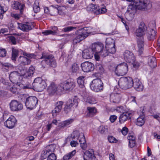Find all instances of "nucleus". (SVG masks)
Masks as SVG:
<instances>
[{
    "label": "nucleus",
    "instance_id": "obj_37",
    "mask_svg": "<svg viewBox=\"0 0 160 160\" xmlns=\"http://www.w3.org/2000/svg\"><path fill=\"white\" fill-rule=\"evenodd\" d=\"M84 99L85 102L90 104H94L97 103L94 97L91 96L85 97Z\"/></svg>",
    "mask_w": 160,
    "mask_h": 160
},
{
    "label": "nucleus",
    "instance_id": "obj_26",
    "mask_svg": "<svg viewBox=\"0 0 160 160\" xmlns=\"http://www.w3.org/2000/svg\"><path fill=\"white\" fill-rule=\"evenodd\" d=\"M121 99V95L118 93H112L110 95V100L111 102L118 103Z\"/></svg>",
    "mask_w": 160,
    "mask_h": 160
},
{
    "label": "nucleus",
    "instance_id": "obj_16",
    "mask_svg": "<svg viewBox=\"0 0 160 160\" xmlns=\"http://www.w3.org/2000/svg\"><path fill=\"white\" fill-rule=\"evenodd\" d=\"M82 70L85 72H89L93 71L94 69L93 64L89 62H85L81 64Z\"/></svg>",
    "mask_w": 160,
    "mask_h": 160
},
{
    "label": "nucleus",
    "instance_id": "obj_36",
    "mask_svg": "<svg viewBox=\"0 0 160 160\" xmlns=\"http://www.w3.org/2000/svg\"><path fill=\"white\" fill-rule=\"evenodd\" d=\"M84 77L81 76L78 77L77 79V82L80 88H82L83 90L85 89L84 84Z\"/></svg>",
    "mask_w": 160,
    "mask_h": 160
},
{
    "label": "nucleus",
    "instance_id": "obj_5",
    "mask_svg": "<svg viewBox=\"0 0 160 160\" xmlns=\"http://www.w3.org/2000/svg\"><path fill=\"white\" fill-rule=\"evenodd\" d=\"M75 86V82L72 79L62 81L58 85V89L61 92L64 90L71 91L74 88Z\"/></svg>",
    "mask_w": 160,
    "mask_h": 160
},
{
    "label": "nucleus",
    "instance_id": "obj_43",
    "mask_svg": "<svg viewBox=\"0 0 160 160\" xmlns=\"http://www.w3.org/2000/svg\"><path fill=\"white\" fill-rule=\"evenodd\" d=\"M98 131L101 134H103L108 131V126H101L98 128Z\"/></svg>",
    "mask_w": 160,
    "mask_h": 160
},
{
    "label": "nucleus",
    "instance_id": "obj_20",
    "mask_svg": "<svg viewBox=\"0 0 160 160\" xmlns=\"http://www.w3.org/2000/svg\"><path fill=\"white\" fill-rule=\"evenodd\" d=\"M123 55L124 60L128 63H130L133 62L135 61V58L134 54L129 51H126Z\"/></svg>",
    "mask_w": 160,
    "mask_h": 160
},
{
    "label": "nucleus",
    "instance_id": "obj_30",
    "mask_svg": "<svg viewBox=\"0 0 160 160\" xmlns=\"http://www.w3.org/2000/svg\"><path fill=\"white\" fill-rule=\"evenodd\" d=\"M156 32L154 28H150V30L147 34L148 39L149 40H153L156 38Z\"/></svg>",
    "mask_w": 160,
    "mask_h": 160
},
{
    "label": "nucleus",
    "instance_id": "obj_39",
    "mask_svg": "<svg viewBox=\"0 0 160 160\" xmlns=\"http://www.w3.org/2000/svg\"><path fill=\"white\" fill-rule=\"evenodd\" d=\"M18 55V51L17 49L12 48V59L13 61H15L16 58Z\"/></svg>",
    "mask_w": 160,
    "mask_h": 160
},
{
    "label": "nucleus",
    "instance_id": "obj_21",
    "mask_svg": "<svg viewBox=\"0 0 160 160\" xmlns=\"http://www.w3.org/2000/svg\"><path fill=\"white\" fill-rule=\"evenodd\" d=\"M47 91L48 94L50 95H52L55 94L57 91L60 92L58 89V87L57 85L54 82H52L50 84L47 88Z\"/></svg>",
    "mask_w": 160,
    "mask_h": 160
},
{
    "label": "nucleus",
    "instance_id": "obj_42",
    "mask_svg": "<svg viewBox=\"0 0 160 160\" xmlns=\"http://www.w3.org/2000/svg\"><path fill=\"white\" fill-rule=\"evenodd\" d=\"M14 68V67L9 63H5L2 64V68L7 71L9 69H12Z\"/></svg>",
    "mask_w": 160,
    "mask_h": 160
},
{
    "label": "nucleus",
    "instance_id": "obj_23",
    "mask_svg": "<svg viewBox=\"0 0 160 160\" xmlns=\"http://www.w3.org/2000/svg\"><path fill=\"white\" fill-rule=\"evenodd\" d=\"M83 158L84 160H95L96 157L93 150L89 149L85 152Z\"/></svg>",
    "mask_w": 160,
    "mask_h": 160
},
{
    "label": "nucleus",
    "instance_id": "obj_12",
    "mask_svg": "<svg viewBox=\"0 0 160 160\" xmlns=\"http://www.w3.org/2000/svg\"><path fill=\"white\" fill-rule=\"evenodd\" d=\"M87 10L90 12H93L98 14L104 13L107 11V9L104 8H101L96 5L92 4H89L87 7Z\"/></svg>",
    "mask_w": 160,
    "mask_h": 160
},
{
    "label": "nucleus",
    "instance_id": "obj_40",
    "mask_svg": "<svg viewBox=\"0 0 160 160\" xmlns=\"http://www.w3.org/2000/svg\"><path fill=\"white\" fill-rule=\"evenodd\" d=\"M85 116L86 117H92L97 113V111H85Z\"/></svg>",
    "mask_w": 160,
    "mask_h": 160
},
{
    "label": "nucleus",
    "instance_id": "obj_63",
    "mask_svg": "<svg viewBox=\"0 0 160 160\" xmlns=\"http://www.w3.org/2000/svg\"><path fill=\"white\" fill-rule=\"evenodd\" d=\"M117 118V117L115 115L111 116L110 117V120L112 122H114Z\"/></svg>",
    "mask_w": 160,
    "mask_h": 160
},
{
    "label": "nucleus",
    "instance_id": "obj_52",
    "mask_svg": "<svg viewBox=\"0 0 160 160\" xmlns=\"http://www.w3.org/2000/svg\"><path fill=\"white\" fill-rule=\"evenodd\" d=\"M109 68L110 71L114 72L116 74V71L117 70V66L112 64L109 66Z\"/></svg>",
    "mask_w": 160,
    "mask_h": 160
},
{
    "label": "nucleus",
    "instance_id": "obj_29",
    "mask_svg": "<svg viewBox=\"0 0 160 160\" xmlns=\"http://www.w3.org/2000/svg\"><path fill=\"white\" fill-rule=\"evenodd\" d=\"M12 7L15 9H19L20 13L22 14L25 5L24 4H21L18 2H14V3L12 5Z\"/></svg>",
    "mask_w": 160,
    "mask_h": 160
},
{
    "label": "nucleus",
    "instance_id": "obj_55",
    "mask_svg": "<svg viewBox=\"0 0 160 160\" xmlns=\"http://www.w3.org/2000/svg\"><path fill=\"white\" fill-rule=\"evenodd\" d=\"M42 112L40 111H38L37 113L35 118L36 119H40L43 116Z\"/></svg>",
    "mask_w": 160,
    "mask_h": 160
},
{
    "label": "nucleus",
    "instance_id": "obj_56",
    "mask_svg": "<svg viewBox=\"0 0 160 160\" xmlns=\"http://www.w3.org/2000/svg\"><path fill=\"white\" fill-rule=\"evenodd\" d=\"M96 69L98 70H99L101 72L103 71V68L102 65L101 64H97L96 66Z\"/></svg>",
    "mask_w": 160,
    "mask_h": 160
},
{
    "label": "nucleus",
    "instance_id": "obj_9",
    "mask_svg": "<svg viewBox=\"0 0 160 160\" xmlns=\"http://www.w3.org/2000/svg\"><path fill=\"white\" fill-rule=\"evenodd\" d=\"M128 71L127 64L125 62H123L117 65L116 74L118 76L124 75L127 73Z\"/></svg>",
    "mask_w": 160,
    "mask_h": 160
},
{
    "label": "nucleus",
    "instance_id": "obj_24",
    "mask_svg": "<svg viewBox=\"0 0 160 160\" xmlns=\"http://www.w3.org/2000/svg\"><path fill=\"white\" fill-rule=\"evenodd\" d=\"M92 49V46L91 48L89 49L84 50L82 54L83 58L85 59H88L92 58L93 57V54H94L95 53V52L93 51Z\"/></svg>",
    "mask_w": 160,
    "mask_h": 160
},
{
    "label": "nucleus",
    "instance_id": "obj_17",
    "mask_svg": "<svg viewBox=\"0 0 160 160\" xmlns=\"http://www.w3.org/2000/svg\"><path fill=\"white\" fill-rule=\"evenodd\" d=\"M79 100L76 98H74L73 100L69 99L66 102V105H65L64 110L66 109H69L72 107H76L78 104V102Z\"/></svg>",
    "mask_w": 160,
    "mask_h": 160
},
{
    "label": "nucleus",
    "instance_id": "obj_48",
    "mask_svg": "<svg viewBox=\"0 0 160 160\" xmlns=\"http://www.w3.org/2000/svg\"><path fill=\"white\" fill-rule=\"evenodd\" d=\"M75 27H73L72 26H68L67 27L62 29V31L65 32H68L69 31H71L73 30L74 29H76Z\"/></svg>",
    "mask_w": 160,
    "mask_h": 160
},
{
    "label": "nucleus",
    "instance_id": "obj_57",
    "mask_svg": "<svg viewBox=\"0 0 160 160\" xmlns=\"http://www.w3.org/2000/svg\"><path fill=\"white\" fill-rule=\"evenodd\" d=\"M49 149H48V151L46 150V151H45L43 154L44 153L45 154H47L48 152H52L54 151V149L52 145H50L49 146Z\"/></svg>",
    "mask_w": 160,
    "mask_h": 160
},
{
    "label": "nucleus",
    "instance_id": "obj_18",
    "mask_svg": "<svg viewBox=\"0 0 160 160\" xmlns=\"http://www.w3.org/2000/svg\"><path fill=\"white\" fill-rule=\"evenodd\" d=\"M17 120L13 116H11L4 123L5 126L9 128H13L17 124Z\"/></svg>",
    "mask_w": 160,
    "mask_h": 160
},
{
    "label": "nucleus",
    "instance_id": "obj_11",
    "mask_svg": "<svg viewBox=\"0 0 160 160\" xmlns=\"http://www.w3.org/2000/svg\"><path fill=\"white\" fill-rule=\"evenodd\" d=\"M38 100L35 97H29L26 101L25 105L28 109H32L38 104Z\"/></svg>",
    "mask_w": 160,
    "mask_h": 160
},
{
    "label": "nucleus",
    "instance_id": "obj_6",
    "mask_svg": "<svg viewBox=\"0 0 160 160\" xmlns=\"http://www.w3.org/2000/svg\"><path fill=\"white\" fill-rule=\"evenodd\" d=\"M34 89L37 92H42L46 88L47 85L45 81L40 78H38L34 79L32 84Z\"/></svg>",
    "mask_w": 160,
    "mask_h": 160
},
{
    "label": "nucleus",
    "instance_id": "obj_60",
    "mask_svg": "<svg viewBox=\"0 0 160 160\" xmlns=\"http://www.w3.org/2000/svg\"><path fill=\"white\" fill-rule=\"evenodd\" d=\"M57 27L56 26H53L51 28V30H50L52 32V35H54L57 33Z\"/></svg>",
    "mask_w": 160,
    "mask_h": 160
},
{
    "label": "nucleus",
    "instance_id": "obj_44",
    "mask_svg": "<svg viewBox=\"0 0 160 160\" xmlns=\"http://www.w3.org/2000/svg\"><path fill=\"white\" fill-rule=\"evenodd\" d=\"M79 68L78 64L76 63H73L71 68L72 72L73 73H76L79 70Z\"/></svg>",
    "mask_w": 160,
    "mask_h": 160
},
{
    "label": "nucleus",
    "instance_id": "obj_47",
    "mask_svg": "<svg viewBox=\"0 0 160 160\" xmlns=\"http://www.w3.org/2000/svg\"><path fill=\"white\" fill-rule=\"evenodd\" d=\"M73 120L72 119H70L63 121L62 123V127L67 126L72 122Z\"/></svg>",
    "mask_w": 160,
    "mask_h": 160
},
{
    "label": "nucleus",
    "instance_id": "obj_27",
    "mask_svg": "<svg viewBox=\"0 0 160 160\" xmlns=\"http://www.w3.org/2000/svg\"><path fill=\"white\" fill-rule=\"evenodd\" d=\"M137 41L138 50L140 54H141L144 50V41L143 38H138Z\"/></svg>",
    "mask_w": 160,
    "mask_h": 160
},
{
    "label": "nucleus",
    "instance_id": "obj_32",
    "mask_svg": "<svg viewBox=\"0 0 160 160\" xmlns=\"http://www.w3.org/2000/svg\"><path fill=\"white\" fill-rule=\"evenodd\" d=\"M34 70V67L32 66H31L28 70V71L22 75V76L23 77L25 78H28L31 77L33 74Z\"/></svg>",
    "mask_w": 160,
    "mask_h": 160
},
{
    "label": "nucleus",
    "instance_id": "obj_7",
    "mask_svg": "<svg viewBox=\"0 0 160 160\" xmlns=\"http://www.w3.org/2000/svg\"><path fill=\"white\" fill-rule=\"evenodd\" d=\"M23 54L24 56H20L18 61L20 64L24 66L30 64L31 62L30 59L35 58V56L33 53L23 52Z\"/></svg>",
    "mask_w": 160,
    "mask_h": 160
},
{
    "label": "nucleus",
    "instance_id": "obj_35",
    "mask_svg": "<svg viewBox=\"0 0 160 160\" xmlns=\"http://www.w3.org/2000/svg\"><path fill=\"white\" fill-rule=\"evenodd\" d=\"M54 109L56 110H61L64 109L65 105H63V102L62 101H58L55 103L54 105Z\"/></svg>",
    "mask_w": 160,
    "mask_h": 160
},
{
    "label": "nucleus",
    "instance_id": "obj_34",
    "mask_svg": "<svg viewBox=\"0 0 160 160\" xmlns=\"http://www.w3.org/2000/svg\"><path fill=\"white\" fill-rule=\"evenodd\" d=\"M148 64L151 68H155L157 66L156 58L153 57H151L149 58Z\"/></svg>",
    "mask_w": 160,
    "mask_h": 160
},
{
    "label": "nucleus",
    "instance_id": "obj_2",
    "mask_svg": "<svg viewBox=\"0 0 160 160\" xmlns=\"http://www.w3.org/2000/svg\"><path fill=\"white\" fill-rule=\"evenodd\" d=\"M92 50L94 52H95L94 54L95 59L98 61L100 58V56L105 57L108 56L109 53L107 50V49L102 48L101 46L96 44L92 45Z\"/></svg>",
    "mask_w": 160,
    "mask_h": 160
},
{
    "label": "nucleus",
    "instance_id": "obj_3",
    "mask_svg": "<svg viewBox=\"0 0 160 160\" xmlns=\"http://www.w3.org/2000/svg\"><path fill=\"white\" fill-rule=\"evenodd\" d=\"M133 80L130 77H122L121 78L118 82V85L122 89L126 90L132 88L133 86Z\"/></svg>",
    "mask_w": 160,
    "mask_h": 160
},
{
    "label": "nucleus",
    "instance_id": "obj_13",
    "mask_svg": "<svg viewBox=\"0 0 160 160\" xmlns=\"http://www.w3.org/2000/svg\"><path fill=\"white\" fill-rule=\"evenodd\" d=\"M147 28L145 24L142 22L139 25L136 31V35L138 38H143V36L145 34Z\"/></svg>",
    "mask_w": 160,
    "mask_h": 160
},
{
    "label": "nucleus",
    "instance_id": "obj_62",
    "mask_svg": "<svg viewBox=\"0 0 160 160\" xmlns=\"http://www.w3.org/2000/svg\"><path fill=\"white\" fill-rule=\"evenodd\" d=\"M52 32L50 30H47L42 32V33L44 35H48L49 34L52 35Z\"/></svg>",
    "mask_w": 160,
    "mask_h": 160
},
{
    "label": "nucleus",
    "instance_id": "obj_28",
    "mask_svg": "<svg viewBox=\"0 0 160 160\" xmlns=\"http://www.w3.org/2000/svg\"><path fill=\"white\" fill-rule=\"evenodd\" d=\"M78 140L83 150L86 149L87 145L86 143L85 137L83 133H82L80 134V136L78 137Z\"/></svg>",
    "mask_w": 160,
    "mask_h": 160
},
{
    "label": "nucleus",
    "instance_id": "obj_14",
    "mask_svg": "<svg viewBox=\"0 0 160 160\" xmlns=\"http://www.w3.org/2000/svg\"><path fill=\"white\" fill-rule=\"evenodd\" d=\"M34 27L33 23L31 22H26L20 23L18 25V28L24 32H28Z\"/></svg>",
    "mask_w": 160,
    "mask_h": 160
},
{
    "label": "nucleus",
    "instance_id": "obj_53",
    "mask_svg": "<svg viewBox=\"0 0 160 160\" xmlns=\"http://www.w3.org/2000/svg\"><path fill=\"white\" fill-rule=\"evenodd\" d=\"M56 156L54 153H52L48 155L47 160H56Z\"/></svg>",
    "mask_w": 160,
    "mask_h": 160
},
{
    "label": "nucleus",
    "instance_id": "obj_46",
    "mask_svg": "<svg viewBox=\"0 0 160 160\" xmlns=\"http://www.w3.org/2000/svg\"><path fill=\"white\" fill-rule=\"evenodd\" d=\"M135 13L126 12L125 14L127 19L129 21L132 20L134 17Z\"/></svg>",
    "mask_w": 160,
    "mask_h": 160
},
{
    "label": "nucleus",
    "instance_id": "obj_1",
    "mask_svg": "<svg viewBox=\"0 0 160 160\" xmlns=\"http://www.w3.org/2000/svg\"><path fill=\"white\" fill-rule=\"evenodd\" d=\"M151 7L149 0H134L133 4L128 5L127 12L135 13L136 9L145 10Z\"/></svg>",
    "mask_w": 160,
    "mask_h": 160
},
{
    "label": "nucleus",
    "instance_id": "obj_33",
    "mask_svg": "<svg viewBox=\"0 0 160 160\" xmlns=\"http://www.w3.org/2000/svg\"><path fill=\"white\" fill-rule=\"evenodd\" d=\"M115 46V42L114 39L110 38L106 39L105 46L106 48H110L111 46Z\"/></svg>",
    "mask_w": 160,
    "mask_h": 160
},
{
    "label": "nucleus",
    "instance_id": "obj_64",
    "mask_svg": "<svg viewBox=\"0 0 160 160\" xmlns=\"http://www.w3.org/2000/svg\"><path fill=\"white\" fill-rule=\"evenodd\" d=\"M129 145L131 148H133L135 145V140L129 141Z\"/></svg>",
    "mask_w": 160,
    "mask_h": 160
},
{
    "label": "nucleus",
    "instance_id": "obj_15",
    "mask_svg": "<svg viewBox=\"0 0 160 160\" xmlns=\"http://www.w3.org/2000/svg\"><path fill=\"white\" fill-rule=\"evenodd\" d=\"M132 115V111H127L123 112L120 116L119 122L120 123H124L127 120L131 119Z\"/></svg>",
    "mask_w": 160,
    "mask_h": 160
},
{
    "label": "nucleus",
    "instance_id": "obj_4",
    "mask_svg": "<svg viewBox=\"0 0 160 160\" xmlns=\"http://www.w3.org/2000/svg\"><path fill=\"white\" fill-rule=\"evenodd\" d=\"M40 58L43 59L41 62L42 64L44 62H45L47 65L51 67L55 68L56 67L57 63L53 55L43 52Z\"/></svg>",
    "mask_w": 160,
    "mask_h": 160
},
{
    "label": "nucleus",
    "instance_id": "obj_51",
    "mask_svg": "<svg viewBox=\"0 0 160 160\" xmlns=\"http://www.w3.org/2000/svg\"><path fill=\"white\" fill-rule=\"evenodd\" d=\"M108 140L109 142L112 143H116L118 141V140L116 138L111 136H109L108 137Z\"/></svg>",
    "mask_w": 160,
    "mask_h": 160
},
{
    "label": "nucleus",
    "instance_id": "obj_38",
    "mask_svg": "<svg viewBox=\"0 0 160 160\" xmlns=\"http://www.w3.org/2000/svg\"><path fill=\"white\" fill-rule=\"evenodd\" d=\"M76 153V150H74L72 152L67 153L63 156V160H69L72 158Z\"/></svg>",
    "mask_w": 160,
    "mask_h": 160
},
{
    "label": "nucleus",
    "instance_id": "obj_59",
    "mask_svg": "<svg viewBox=\"0 0 160 160\" xmlns=\"http://www.w3.org/2000/svg\"><path fill=\"white\" fill-rule=\"evenodd\" d=\"M122 133L124 135H126L128 131V129L126 127H123L122 130Z\"/></svg>",
    "mask_w": 160,
    "mask_h": 160
},
{
    "label": "nucleus",
    "instance_id": "obj_22",
    "mask_svg": "<svg viewBox=\"0 0 160 160\" xmlns=\"http://www.w3.org/2000/svg\"><path fill=\"white\" fill-rule=\"evenodd\" d=\"M20 76V74L18 71L12 72L9 75L10 80L13 83H18L19 81V77Z\"/></svg>",
    "mask_w": 160,
    "mask_h": 160
},
{
    "label": "nucleus",
    "instance_id": "obj_58",
    "mask_svg": "<svg viewBox=\"0 0 160 160\" xmlns=\"http://www.w3.org/2000/svg\"><path fill=\"white\" fill-rule=\"evenodd\" d=\"M130 63H132L133 67L136 69L139 68L140 65L139 63L138 62H135V61L133 62H131Z\"/></svg>",
    "mask_w": 160,
    "mask_h": 160
},
{
    "label": "nucleus",
    "instance_id": "obj_49",
    "mask_svg": "<svg viewBox=\"0 0 160 160\" xmlns=\"http://www.w3.org/2000/svg\"><path fill=\"white\" fill-rule=\"evenodd\" d=\"M109 54H113L116 52L115 46H111L110 48H106Z\"/></svg>",
    "mask_w": 160,
    "mask_h": 160
},
{
    "label": "nucleus",
    "instance_id": "obj_8",
    "mask_svg": "<svg viewBox=\"0 0 160 160\" xmlns=\"http://www.w3.org/2000/svg\"><path fill=\"white\" fill-rule=\"evenodd\" d=\"M90 86L92 90L95 92H98L103 89V83L99 78L94 79L92 82Z\"/></svg>",
    "mask_w": 160,
    "mask_h": 160
},
{
    "label": "nucleus",
    "instance_id": "obj_10",
    "mask_svg": "<svg viewBox=\"0 0 160 160\" xmlns=\"http://www.w3.org/2000/svg\"><path fill=\"white\" fill-rule=\"evenodd\" d=\"M90 32L82 31L76 32V35L75 38L73 39V44H76L80 42L87 37L90 33Z\"/></svg>",
    "mask_w": 160,
    "mask_h": 160
},
{
    "label": "nucleus",
    "instance_id": "obj_45",
    "mask_svg": "<svg viewBox=\"0 0 160 160\" xmlns=\"http://www.w3.org/2000/svg\"><path fill=\"white\" fill-rule=\"evenodd\" d=\"M6 7L3 6H0V18L2 19L3 18V14L7 11Z\"/></svg>",
    "mask_w": 160,
    "mask_h": 160
},
{
    "label": "nucleus",
    "instance_id": "obj_41",
    "mask_svg": "<svg viewBox=\"0 0 160 160\" xmlns=\"http://www.w3.org/2000/svg\"><path fill=\"white\" fill-rule=\"evenodd\" d=\"M33 10L35 13H37L40 11L39 2L38 1H35L33 5Z\"/></svg>",
    "mask_w": 160,
    "mask_h": 160
},
{
    "label": "nucleus",
    "instance_id": "obj_54",
    "mask_svg": "<svg viewBox=\"0 0 160 160\" xmlns=\"http://www.w3.org/2000/svg\"><path fill=\"white\" fill-rule=\"evenodd\" d=\"M8 89H9V90L13 93H15L17 91L16 88L14 86H12L11 85H8L7 87Z\"/></svg>",
    "mask_w": 160,
    "mask_h": 160
},
{
    "label": "nucleus",
    "instance_id": "obj_25",
    "mask_svg": "<svg viewBox=\"0 0 160 160\" xmlns=\"http://www.w3.org/2000/svg\"><path fill=\"white\" fill-rule=\"evenodd\" d=\"M133 86L138 91H141L143 89V86L140 80L136 78L134 80Z\"/></svg>",
    "mask_w": 160,
    "mask_h": 160
},
{
    "label": "nucleus",
    "instance_id": "obj_50",
    "mask_svg": "<svg viewBox=\"0 0 160 160\" xmlns=\"http://www.w3.org/2000/svg\"><path fill=\"white\" fill-rule=\"evenodd\" d=\"M7 51L5 49L0 48V57H4L6 56Z\"/></svg>",
    "mask_w": 160,
    "mask_h": 160
},
{
    "label": "nucleus",
    "instance_id": "obj_19",
    "mask_svg": "<svg viewBox=\"0 0 160 160\" xmlns=\"http://www.w3.org/2000/svg\"><path fill=\"white\" fill-rule=\"evenodd\" d=\"M9 105L11 110H22L23 108L22 104L16 100H12Z\"/></svg>",
    "mask_w": 160,
    "mask_h": 160
},
{
    "label": "nucleus",
    "instance_id": "obj_31",
    "mask_svg": "<svg viewBox=\"0 0 160 160\" xmlns=\"http://www.w3.org/2000/svg\"><path fill=\"white\" fill-rule=\"evenodd\" d=\"M142 115H140V116L137 119L136 124L139 126H142L145 123L144 114V112H141Z\"/></svg>",
    "mask_w": 160,
    "mask_h": 160
},
{
    "label": "nucleus",
    "instance_id": "obj_61",
    "mask_svg": "<svg viewBox=\"0 0 160 160\" xmlns=\"http://www.w3.org/2000/svg\"><path fill=\"white\" fill-rule=\"evenodd\" d=\"M10 41L13 44H16V40L15 38L13 36H11L10 37Z\"/></svg>",
    "mask_w": 160,
    "mask_h": 160
}]
</instances>
